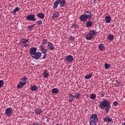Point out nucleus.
<instances>
[{
  "label": "nucleus",
  "mask_w": 125,
  "mask_h": 125,
  "mask_svg": "<svg viewBox=\"0 0 125 125\" xmlns=\"http://www.w3.org/2000/svg\"><path fill=\"white\" fill-rule=\"evenodd\" d=\"M98 106L100 109L104 110L105 113L108 114L109 111H110V108H111V104L109 101L104 100L103 101L99 102Z\"/></svg>",
  "instance_id": "1"
},
{
  "label": "nucleus",
  "mask_w": 125,
  "mask_h": 125,
  "mask_svg": "<svg viewBox=\"0 0 125 125\" xmlns=\"http://www.w3.org/2000/svg\"><path fill=\"white\" fill-rule=\"evenodd\" d=\"M30 56L36 59V60H38V59H40V57H42V53L40 52H37V47H32L30 49Z\"/></svg>",
  "instance_id": "2"
},
{
  "label": "nucleus",
  "mask_w": 125,
  "mask_h": 125,
  "mask_svg": "<svg viewBox=\"0 0 125 125\" xmlns=\"http://www.w3.org/2000/svg\"><path fill=\"white\" fill-rule=\"evenodd\" d=\"M92 17V13L90 10H88L85 12L84 14L82 15L80 17V21L82 22H86L87 19H91Z\"/></svg>",
  "instance_id": "3"
},
{
  "label": "nucleus",
  "mask_w": 125,
  "mask_h": 125,
  "mask_svg": "<svg viewBox=\"0 0 125 125\" xmlns=\"http://www.w3.org/2000/svg\"><path fill=\"white\" fill-rule=\"evenodd\" d=\"M28 79L26 77H23L20 79V81L19 83L18 84L17 86V88L21 89L26 83H27V81Z\"/></svg>",
  "instance_id": "4"
},
{
  "label": "nucleus",
  "mask_w": 125,
  "mask_h": 125,
  "mask_svg": "<svg viewBox=\"0 0 125 125\" xmlns=\"http://www.w3.org/2000/svg\"><path fill=\"white\" fill-rule=\"evenodd\" d=\"M12 114H13V109L11 107H8L5 109V115H6L7 117L12 116Z\"/></svg>",
  "instance_id": "5"
},
{
  "label": "nucleus",
  "mask_w": 125,
  "mask_h": 125,
  "mask_svg": "<svg viewBox=\"0 0 125 125\" xmlns=\"http://www.w3.org/2000/svg\"><path fill=\"white\" fill-rule=\"evenodd\" d=\"M26 19L28 20V21H36L37 19H36V16L35 14H29L26 17Z\"/></svg>",
  "instance_id": "6"
},
{
  "label": "nucleus",
  "mask_w": 125,
  "mask_h": 125,
  "mask_svg": "<svg viewBox=\"0 0 125 125\" xmlns=\"http://www.w3.org/2000/svg\"><path fill=\"white\" fill-rule=\"evenodd\" d=\"M90 120L93 121L94 122H99L98 117H97V114L94 113V114H92L90 117Z\"/></svg>",
  "instance_id": "7"
},
{
  "label": "nucleus",
  "mask_w": 125,
  "mask_h": 125,
  "mask_svg": "<svg viewBox=\"0 0 125 125\" xmlns=\"http://www.w3.org/2000/svg\"><path fill=\"white\" fill-rule=\"evenodd\" d=\"M74 98H75V96L70 94L67 95V99L69 102H73Z\"/></svg>",
  "instance_id": "8"
},
{
  "label": "nucleus",
  "mask_w": 125,
  "mask_h": 125,
  "mask_svg": "<svg viewBox=\"0 0 125 125\" xmlns=\"http://www.w3.org/2000/svg\"><path fill=\"white\" fill-rule=\"evenodd\" d=\"M104 122V123H111V122H112V118L110 117V116H109L108 115H106L105 117H104L103 119Z\"/></svg>",
  "instance_id": "9"
},
{
  "label": "nucleus",
  "mask_w": 125,
  "mask_h": 125,
  "mask_svg": "<svg viewBox=\"0 0 125 125\" xmlns=\"http://www.w3.org/2000/svg\"><path fill=\"white\" fill-rule=\"evenodd\" d=\"M66 60L67 62H69V63H71V62H73V60H74V58H73V56L71 55H68L66 56Z\"/></svg>",
  "instance_id": "10"
},
{
  "label": "nucleus",
  "mask_w": 125,
  "mask_h": 125,
  "mask_svg": "<svg viewBox=\"0 0 125 125\" xmlns=\"http://www.w3.org/2000/svg\"><path fill=\"white\" fill-rule=\"evenodd\" d=\"M47 46L48 49L50 50H53L55 49V47H54V45L51 42H47Z\"/></svg>",
  "instance_id": "11"
},
{
  "label": "nucleus",
  "mask_w": 125,
  "mask_h": 125,
  "mask_svg": "<svg viewBox=\"0 0 125 125\" xmlns=\"http://www.w3.org/2000/svg\"><path fill=\"white\" fill-rule=\"evenodd\" d=\"M43 76L45 79L48 78V76H49V72L47 70H44V71L43 72Z\"/></svg>",
  "instance_id": "12"
},
{
  "label": "nucleus",
  "mask_w": 125,
  "mask_h": 125,
  "mask_svg": "<svg viewBox=\"0 0 125 125\" xmlns=\"http://www.w3.org/2000/svg\"><path fill=\"white\" fill-rule=\"evenodd\" d=\"M38 86L35 85H32L30 86V90H31V91H36L38 90Z\"/></svg>",
  "instance_id": "13"
},
{
  "label": "nucleus",
  "mask_w": 125,
  "mask_h": 125,
  "mask_svg": "<svg viewBox=\"0 0 125 125\" xmlns=\"http://www.w3.org/2000/svg\"><path fill=\"white\" fill-rule=\"evenodd\" d=\"M60 0H56L54 3L53 5V8H57L58 7V5H59V3H60Z\"/></svg>",
  "instance_id": "14"
},
{
  "label": "nucleus",
  "mask_w": 125,
  "mask_h": 125,
  "mask_svg": "<svg viewBox=\"0 0 125 125\" xmlns=\"http://www.w3.org/2000/svg\"><path fill=\"white\" fill-rule=\"evenodd\" d=\"M20 10V8L19 7H17L15 8L14 10L11 12V14H13V15L15 16L16 15V13Z\"/></svg>",
  "instance_id": "15"
},
{
  "label": "nucleus",
  "mask_w": 125,
  "mask_h": 125,
  "mask_svg": "<svg viewBox=\"0 0 125 125\" xmlns=\"http://www.w3.org/2000/svg\"><path fill=\"white\" fill-rule=\"evenodd\" d=\"M86 40H87L88 41H90V40H92L93 39V36L90 34L89 33L87 34V35L85 37Z\"/></svg>",
  "instance_id": "16"
},
{
  "label": "nucleus",
  "mask_w": 125,
  "mask_h": 125,
  "mask_svg": "<svg viewBox=\"0 0 125 125\" xmlns=\"http://www.w3.org/2000/svg\"><path fill=\"white\" fill-rule=\"evenodd\" d=\"M37 16L40 19H44V14L42 13H39L37 14Z\"/></svg>",
  "instance_id": "17"
},
{
  "label": "nucleus",
  "mask_w": 125,
  "mask_h": 125,
  "mask_svg": "<svg viewBox=\"0 0 125 125\" xmlns=\"http://www.w3.org/2000/svg\"><path fill=\"white\" fill-rule=\"evenodd\" d=\"M112 18H111V16H106L105 17V20L106 23H110L111 22Z\"/></svg>",
  "instance_id": "18"
},
{
  "label": "nucleus",
  "mask_w": 125,
  "mask_h": 125,
  "mask_svg": "<svg viewBox=\"0 0 125 125\" xmlns=\"http://www.w3.org/2000/svg\"><path fill=\"white\" fill-rule=\"evenodd\" d=\"M93 24V23L92 21H88L86 22V26L88 28L89 27H91L92 25Z\"/></svg>",
  "instance_id": "19"
},
{
  "label": "nucleus",
  "mask_w": 125,
  "mask_h": 125,
  "mask_svg": "<svg viewBox=\"0 0 125 125\" xmlns=\"http://www.w3.org/2000/svg\"><path fill=\"white\" fill-rule=\"evenodd\" d=\"M60 14L57 11H55L53 15L52 16V18H57V17H59Z\"/></svg>",
  "instance_id": "20"
},
{
  "label": "nucleus",
  "mask_w": 125,
  "mask_h": 125,
  "mask_svg": "<svg viewBox=\"0 0 125 125\" xmlns=\"http://www.w3.org/2000/svg\"><path fill=\"white\" fill-rule=\"evenodd\" d=\"M89 33H90L93 37L94 36L96 35V31L94 30H90Z\"/></svg>",
  "instance_id": "21"
},
{
  "label": "nucleus",
  "mask_w": 125,
  "mask_h": 125,
  "mask_svg": "<svg viewBox=\"0 0 125 125\" xmlns=\"http://www.w3.org/2000/svg\"><path fill=\"white\" fill-rule=\"evenodd\" d=\"M36 114H37V115H41V113L42 112V109H41V108H37L36 109Z\"/></svg>",
  "instance_id": "22"
},
{
  "label": "nucleus",
  "mask_w": 125,
  "mask_h": 125,
  "mask_svg": "<svg viewBox=\"0 0 125 125\" xmlns=\"http://www.w3.org/2000/svg\"><path fill=\"white\" fill-rule=\"evenodd\" d=\"M107 39L109 41H113L114 40V35L112 34H109Z\"/></svg>",
  "instance_id": "23"
},
{
  "label": "nucleus",
  "mask_w": 125,
  "mask_h": 125,
  "mask_svg": "<svg viewBox=\"0 0 125 125\" xmlns=\"http://www.w3.org/2000/svg\"><path fill=\"white\" fill-rule=\"evenodd\" d=\"M104 44L101 43L98 46V48L100 50H101L102 51V50H103V49H104Z\"/></svg>",
  "instance_id": "24"
},
{
  "label": "nucleus",
  "mask_w": 125,
  "mask_h": 125,
  "mask_svg": "<svg viewBox=\"0 0 125 125\" xmlns=\"http://www.w3.org/2000/svg\"><path fill=\"white\" fill-rule=\"evenodd\" d=\"M59 91V90H58V88H55L52 90V93H54L55 94H56L57 93H58Z\"/></svg>",
  "instance_id": "25"
},
{
  "label": "nucleus",
  "mask_w": 125,
  "mask_h": 125,
  "mask_svg": "<svg viewBox=\"0 0 125 125\" xmlns=\"http://www.w3.org/2000/svg\"><path fill=\"white\" fill-rule=\"evenodd\" d=\"M90 98L91 99H95L96 98V95L94 93H92L90 95Z\"/></svg>",
  "instance_id": "26"
},
{
  "label": "nucleus",
  "mask_w": 125,
  "mask_h": 125,
  "mask_svg": "<svg viewBox=\"0 0 125 125\" xmlns=\"http://www.w3.org/2000/svg\"><path fill=\"white\" fill-rule=\"evenodd\" d=\"M74 97H75L76 99H80L81 98V94L80 93H76V94L75 95Z\"/></svg>",
  "instance_id": "27"
},
{
  "label": "nucleus",
  "mask_w": 125,
  "mask_h": 125,
  "mask_svg": "<svg viewBox=\"0 0 125 125\" xmlns=\"http://www.w3.org/2000/svg\"><path fill=\"white\" fill-rule=\"evenodd\" d=\"M29 41H30L29 39H22L21 40V42L22 43H26V42H28Z\"/></svg>",
  "instance_id": "28"
},
{
  "label": "nucleus",
  "mask_w": 125,
  "mask_h": 125,
  "mask_svg": "<svg viewBox=\"0 0 125 125\" xmlns=\"http://www.w3.org/2000/svg\"><path fill=\"white\" fill-rule=\"evenodd\" d=\"M92 74H88L84 77L85 79H86V80H89V79H90V78H92Z\"/></svg>",
  "instance_id": "29"
},
{
  "label": "nucleus",
  "mask_w": 125,
  "mask_h": 125,
  "mask_svg": "<svg viewBox=\"0 0 125 125\" xmlns=\"http://www.w3.org/2000/svg\"><path fill=\"white\" fill-rule=\"evenodd\" d=\"M111 67V65L107 63H104V68L106 70H107V69H109V68Z\"/></svg>",
  "instance_id": "30"
},
{
  "label": "nucleus",
  "mask_w": 125,
  "mask_h": 125,
  "mask_svg": "<svg viewBox=\"0 0 125 125\" xmlns=\"http://www.w3.org/2000/svg\"><path fill=\"white\" fill-rule=\"evenodd\" d=\"M78 26L79 25L77 24V23H72V25L71 26V28H75L76 29L78 28Z\"/></svg>",
  "instance_id": "31"
},
{
  "label": "nucleus",
  "mask_w": 125,
  "mask_h": 125,
  "mask_svg": "<svg viewBox=\"0 0 125 125\" xmlns=\"http://www.w3.org/2000/svg\"><path fill=\"white\" fill-rule=\"evenodd\" d=\"M41 51L43 54H46L47 52V49H45L44 48V49H42Z\"/></svg>",
  "instance_id": "32"
},
{
  "label": "nucleus",
  "mask_w": 125,
  "mask_h": 125,
  "mask_svg": "<svg viewBox=\"0 0 125 125\" xmlns=\"http://www.w3.org/2000/svg\"><path fill=\"white\" fill-rule=\"evenodd\" d=\"M28 30L29 31H32V30H34V27L33 25H31L27 27Z\"/></svg>",
  "instance_id": "33"
},
{
  "label": "nucleus",
  "mask_w": 125,
  "mask_h": 125,
  "mask_svg": "<svg viewBox=\"0 0 125 125\" xmlns=\"http://www.w3.org/2000/svg\"><path fill=\"white\" fill-rule=\"evenodd\" d=\"M96 121H93L92 120H90L89 124L90 125H96Z\"/></svg>",
  "instance_id": "34"
},
{
  "label": "nucleus",
  "mask_w": 125,
  "mask_h": 125,
  "mask_svg": "<svg viewBox=\"0 0 125 125\" xmlns=\"http://www.w3.org/2000/svg\"><path fill=\"white\" fill-rule=\"evenodd\" d=\"M69 40L70 41V42H74V41H75V37L72 36H70L69 37Z\"/></svg>",
  "instance_id": "35"
},
{
  "label": "nucleus",
  "mask_w": 125,
  "mask_h": 125,
  "mask_svg": "<svg viewBox=\"0 0 125 125\" xmlns=\"http://www.w3.org/2000/svg\"><path fill=\"white\" fill-rule=\"evenodd\" d=\"M36 24H37V25H38V26H41V25H42V20H39V21H37Z\"/></svg>",
  "instance_id": "36"
},
{
  "label": "nucleus",
  "mask_w": 125,
  "mask_h": 125,
  "mask_svg": "<svg viewBox=\"0 0 125 125\" xmlns=\"http://www.w3.org/2000/svg\"><path fill=\"white\" fill-rule=\"evenodd\" d=\"M44 47H45V46H44L43 45H40L39 46V49H40V51L41 50H42V49H44Z\"/></svg>",
  "instance_id": "37"
},
{
  "label": "nucleus",
  "mask_w": 125,
  "mask_h": 125,
  "mask_svg": "<svg viewBox=\"0 0 125 125\" xmlns=\"http://www.w3.org/2000/svg\"><path fill=\"white\" fill-rule=\"evenodd\" d=\"M3 84H4V82L3 80H0V87H2Z\"/></svg>",
  "instance_id": "38"
},
{
  "label": "nucleus",
  "mask_w": 125,
  "mask_h": 125,
  "mask_svg": "<svg viewBox=\"0 0 125 125\" xmlns=\"http://www.w3.org/2000/svg\"><path fill=\"white\" fill-rule=\"evenodd\" d=\"M47 40L46 39H43L42 40V44H46L47 43Z\"/></svg>",
  "instance_id": "39"
},
{
  "label": "nucleus",
  "mask_w": 125,
  "mask_h": 125,
  "mask_svg": "<svg viewBox=\"0 0 125 125\" xmlns=\"http://www.w3.org/2000/svg\"><path fill=\"white\" fill-rule=\"evenodd\" d=\"M115 84H116L117 87H119V86H120V83H119V81H116L115 82Z\"/></svg>",
  "instance_id": "40"
},
{
  "label": "nucleus",
  "mask_w": 125,
  "mask_h": 125,
  "mask_svg": "<svg viewBox=\"0 0 125 125\" xmlns=\"http://www.w3.org/2000/svg\"><path fill=\"white\" fill-rule=\"evenodd\" d=\"M114 106H118L119 105V103L118 102H114L113 103Z\"/></svg>",
  "instance_id": "41"
},
{
  "label": "nucleus",
  "mask_w": 125,
  "mask_h": 125,
  "mask_svg": "<svg viewBox=\"0 0 125 125\" xmlns=\"http://www.w3.org/2000/svg\"><path fill=\"white\" fill-rule=\"evenodd\" d=\"M43 56L42 57V59H45V58H46V57L47 56V54H43Z\"/></svg>",
  "instance_id": "42"
},
{
  "label": "nucleus",
  "mask_w": 125,
  "mask_h": 125,
  "mask_svg": "<svg viewBox=\"0 0 125 125\" xmlns=\"http://www.w3.org/2000/svg\"><path fill=\"white\" fill-rule=\"evenodd\" d=\"M23 46H24L25 47H28V46H29V44L25 43V44L23 45Z\"/></svg>",
  "instance_id": "43"
},
{
  "label": "nucleus",
  "mask_w": 125,
  "mask_h": 125,
  "mask_svg": "<svg viewBox=\"0 0 125 125\" xmlns=\"http://www.w3.org/2000/svg\"><path fill=\"white\" fill-rule=\"evenodd\" d=\"M45 118L47 119V122H49V120H50V118L45 117Z\"/></svg>",
  "instance_id": "44"
},
{
  "label": "nucleus",
  "mask_w": 125,
  "mask_h": 125,
  "mask_svg": "<svg viewBox=\"0 0 125 125\" xmlns=\"http://www.w3.org/2000/svg\"><path fill=\"white\" fill-rule=\"evenodd\" d=\"M39 125V123H33L32 124V125Z\"/></svg>",
  "instance_id": "45"
},
{
  "label": "nucleus",
  "mask_w": 125,
  "mask_h": 125,
  "mask_svg": "<svg viewBox=\"0 0 125 125\" xmlns=\"http://www.w3.org/2000/svg\"><path fill=\"white\" fill-rule=\"evenodd\" d=\"M36 25H37V23H34V24H32V25L33 26V27H34V26H36Z\"/></svg>",
  "instance_id": "46"
},
{
  "label": "nucleus",
  "mask_w": 125,
  "mask_h": 125,
  "mask_svg": "<svg viewBox=\"0 0 125 125\" xmlns=\"http://www.w3.org/2000/svg\"><path fill=\"white\" fill-rule=\"evenodd\" d=\"M122 125H125V122L122 123Z\"/></svg>",
  "instance_id": "47"
},
{
  "label": "nucleus",
  "mask_w": 125,
  "mask_h": 125,
  "mask_svg": "<svg viewBox=\"0 0 125 125\" xmlns=\"http://www.w3.org/2000/svg\"><path fill=\"white\" fill-rule=\"evenodd\" d=\"M44 117H43L42 118V120H43V121H44Z\"/></svg>",
  "instance_id": "48"
},
{
  "label": "nucleus",
  "mask_w": 125,
  "mask_h": 125,
  "mask_svg": "<svg viewBox=\"0 0 125 125\" xmlns=\"http://www.w3.org/2000/svg\"><path fill=\"white\" fill-rule=\"evenodd\" d=\"M104 96V95L103 94H102V97H103Z\"/></svg>",
  "instance_id": "49"
},
{
  "label": "nucleus",
  "mask_w": 125,
  "mask_h": 125,
  "mask_svg": "<svg viewBox=\"0 0 125 125\" xmlns=\"http://www.w3.org/2000/svg\"><path fill=\"white\" fill-rule=\"evenodd\" d=\"M93 1H96V0H93Z\"/></svg>",
  "instance_id": "50"
},
{
  "label": "nucleus",
  "mask_w": 125,
  "mask_h": 125,
  "mask_svg": "<svg viewBox=\"0 0 125 125\" xmlns=\"http://www.w3.org/2000/svg\"><path fill=\"white\" fill-rule=\"evenodd\" d=\"M56 125H62L57 124Z\"/></svg>",
  "instance_id": "51"
}]
</instances>
